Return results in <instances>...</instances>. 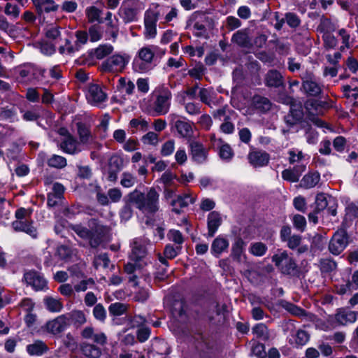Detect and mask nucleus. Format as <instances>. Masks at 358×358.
<instances>
[{
	"label": "nucleus",
	"instance_id": "a878e982",
	"mask_svg": "<svg viewBox=\"0 0 358 358\" xmlns=\"http://www.w3.org/2000/svg\"><path fill=\"white\" fill-rule=\"evenodd\" d=\"M147 255V248L145 245L138 243V241L134 242L131 252L129 255V259L134 262H139Z\"/></svg>",
	"mask_w": 358,
	"mask_h": 358
},
{
	"label": "nucleus",
	"instance_id": "b1692460",
	"mask_svg": "<svg viewBox=\"0 0 358 358\" xmlns=\"http://www.w3.org/2000/svg\"><path fill=\"white\" fill-rule=\"evenodd\" d=\"M251 105L256 110L262 113H266L270 110L271 103L270 100L259 94H255L251 99Z\"/></svg>",
	"mask_w": 358,
	"mask_h": 358
},
{
	"label": "nucleus",
	"instance_id": "bb28decb",
	"mask_svg": "<svg viewBox=\"0 0 358 358\" xmlns=\"http://www.w3.org/2000/svg\"><path fill=\"white\" fill-rule=\"evenodd\" d=\"M320 180V173L318 171L309 172L301 180L300 186L305 189H310L316 186Z\"/></svg>",
	"mask_w": 358,
	"mask_h": 358
},
{
	"label": "nucleus",
	"instance_id": "7ed1b4c3",
	"mask_svg": "<svg viewBox=\"0 0 358 358\" xmlns=\"http://www.w3.org/2000/svg\"><path fill=\"white\" fill-rule=\"evenodd\" d=\"M113 46L110 44H101L96 48L88 50L86 53L76 59V63L80 66H95L96 59L100 60L108 56L113 52Z\"/></svg>",
	"mask_w": 358,
	"mask_h": 358
},
{
	"label": "nucleus",
	"instance_id": "dca6fc26",
	"mask_svg": "<svg viewBox=\"0 0 358 358\" xmlns=\"http://www.w3.org/2000/svg\"><path fill=\"white\" fill-rule=\"evenodd\" d=\"M303 115L302 106L296 103V106L289 108V113L285 116L284 120L288 127H292L302 122Z\"/></svg>",
	"mask_w": 358,
	"mask_h": 358
},
{
	"label": "nucleus",
	"instance_id": "c85d7f7f",
	"mask_svg": "<svg viewBox=\"0 0 358 358\" xmlns=\"http://www.w3.org/2000/svg\"><path fill=\"white\" fill-rule=\"evenodd\" d=\"M124 23H130L137 20L138 10L131 6H122L118 12Z\"/></svg>",
	"mask_w": 358,
	"mask_h": 358
},
{
	"label": "nucleus",
	"instance_id": "c756f323",
	"mask_svg": "<svg viewBox=\"0 0 358 358\" xmlns=\"http://www.w3.org/2000/svg\"><path fill=\"white\" fill-rule=\"evenodd\" d=\"M88 92L92 100L97 103H103L107 99V94L97 84H90Z\"/></svg>",
	"mask_w": 358,
	"mask_h": 358
},
{
	"label": "nucleus",
	"instance_id": "393cba45",
	"mask_svg": "<svg viewBox=\"0 0 358 358\" xmlns=\"http://www.w3.org/2000/svg\"><path fill=\"white\" fill-rule=\"evenodd\" d=\"M245 245V243L241 236H237L235 238L234 242L231 245L230 255L233 260L237 262H241V255L244 251Z\"/></svg>",
	"mask_w": 358,
	"mask_h": 358
},
{
	"label": "nucleus",
	"instance_id": "39448f33",
	"mask_svg": "<svg viewBox=\"0 0 358 358\" xmlns=\"http://www.w3.org/2000/svg\"><path fill=\"white\" fill-rule=\"evenodd\" d=\"M350 242V236H345L339 232H334L329 241L328 250L331 255L338 256L345 250Z\"/></svg>",
	"mask_w": 358,
	"mask_h": 358
},
{
	"label": "nucleus",
	"instance_id": "a19ab883",
	"mask_svg": "<svg viewBox=\"0 0 358 358\" xmlns=\"http://www.w3.org/2000/svg\"><path fill=\"white\" fill-rule=\"evenodd\" d=\"M182 250V245H173L168 243L165 245L163 255L169 259H173L181 254Z\"/></svg>",
	"mask_w": 358,
	"mask_h": 358
},
{
	"label": "nucleus",
	"instance_id": "20e7f679",
	"mask_svg": "<svg viewBox=\"0 0 358 358\" xmlns=\"http://www.w3.org/2000/svg\"><path fill=\"white\" fill-rule=\"evenodd\" d=\"M302 84L300 87L307 96L320 97L323 91L322 85L317 81L315 76L312 72H307L301 78Z\"/></svg>",
	"mask_w": 358,
	"mask_h": 358
},
{
	"label": "nucleus",
	"instance_id": "72a5a7b5",
	"mask_svg": "<svg viewBox=\"0 0 358 358\" xmlns=\"http://www.w3.org/2000/svg\"><path fill=\"white\" fill-rule=\"evenodd\" d=\"M341 280L343 282L342 284H335L334 285V292L338 295L343 296L349 292L351 294L354 290L352 289V283L348 277V278H341Z\"/></svg>",
	"mask_w": 358,
	"mask_h": 358
},
{
	"label": "nucleus",
	"instance_id": "680f3d73",
	"mask_svg": "<svg viewBox=\"0 0 358 358\" xmlns=\"http://www.w3.org/2000/svg\"><path fill=\"white\" fill-rule=\"evenodd\" d=\"M151 334V329L148 326H142L137 329L136 338L140 343L145 342Z\"/></svg>",
	"mask_w": 358,
	"mask_h": 358
},
{
	"label": "nucleus",
	"instance_id": "0e129e2a",
	"mask_svg": "<svg viewBox=\"0 0 358 358\" xmlns=\"http://www.w3.org/2000/svg\"><path fill=\"white\" fill-rule=\"evenodd\" d=\"M332 145L336 152H343L347 145V140L343 136H338L333 140Z\"/></svg>",
	"mask_w": 358,
	"mask_h": 358
},
{
	"label": "nucleus",
	"instance_id": "2eb2a0df",
	"mask_svg": "<svg viewBox=\"0 0 358 358\" xmlns=\"http://www.w3.org/2000/svg\"><path fill=\"white\" fill-rule=\"evenodd\" d=\"M264 84L268 87H285L284 78L277 69H269L264 77Z\"/></svg>",
	"mask_w": 358,
	"mask_h": 358
},
{
	"label": "nucleus",
	"instance_id": "f03ea898",
	"mask_svg": "<svg viewBox=\"0 0 358 358\" xmlns=\"http://www.w3.org/2000/svg\"><path fill=\"white\" fill-rule=\"evenodd\" d=\"M129 202L134 203L141 212L154 215L159 209V194L155 188L151 187L147 194L135 189L127 194Z\"/></svg>",
	"mask_w": 358,
	"mask_h": 358
},
{
	"label": "nucleus",
	"instance_id": "6e6d98bb",
	"mask_svg": "<svg viewBox=\"0 0 358 358\" xmlns=\"http://www.w3.org/2000/svg\"><path fill=\"white\" fill-rule=\"evenodd\" d=\"M176 179L178 182H181L180 178L175 173H173L171 171H166L160 178L161 182L165 185V187H171L173 185V180Z\"/></svg>",
	"mask_w": 358,
	"mask_h": 358
},
{
	"label": "nucleus",
	"instance_id": "864d4df0",
	"mask_svg": "<svg viewBox=\"0 0 358 358\" xmlns=\"http://www.w3.org/2000/svg\"><path fill=\"white\" fill-rule=\"evenodd\" d=\"M218 155L222 159L227 162L230 161L234 155L231 146L228 143H224L220 147Z\"/></svg>",
	"mask_w": 358,
	"mask_h": 358
},
{
	"label": "nucleus",
	"instance_id": "473e14b6",
	"mask_svg": "<svg viewBox=\"0 0 358 358\" xmlns=\"http://www.w3.org/2000/svg\"><path fill=\"white\" fill-rule=\"evenodd\" d=\"M252 333L257 338L266 342L269 340L270 335L268 327L264 323H257L252 328Z\"/></svg>",
	"mask_w": 358,
	"mask_h": 358
},
{
	"label": "nucleus",
	"instance_id": "ddd939ff",
	"mask_svg": "<svg viewBox=\"0 0 358 358\" xmlns=\"http://www.w3.org/2000/svg\"><path fill=\"white\" fill-rule=\"evenodd\" d=\"M123 159L116 154H113L109 158L107 177L108 181L115 182L117 180V174L123 168Z\"/></svg>",
	"mask_w": 358,
	"mask_h": 358
},
{
	"label": "nucleus",
	"instance_id": "052dcab7",
	"mask_svg": "<svg viewBox=\"0 0 358 358\" xmlns=\"http://www.w3.org/2000/svg\"><path fill=\"white\" fill-rule=\"evenodd\" d=\"M324 238L320 234H315L312 238L310 247L313 250L322 251L325 245Z\"/></svg>",
	"mask_w": 358,
	"mask_h": 358
},
{
	"label": "nucleus",
	"instance_id": "2f4dec72",
	"mask_svg": "<svg viewBox=\"0 0 358 358\" xmlns=\"http://www.w3.org/2000/svg\"><path fill=\"white\" fill-rule=\"evenodd\" d=\"M76 124L80 141L83 144L87 143L92 137L90 126L83 122H78Z\"/></svg>",
	"mask_w": 358,
	"mask_h": 358
},
{
	"label": "nucleus",
	"instance_id": "6e6552de",
	"mask_svg": "<svg viewBox=\"0 0 358 358\" xmlns=\"http://www.w3.org/2000/svg\"><path fill=\"white\" fill-rule=\"evenodd\" d=\"M35 7V11L39 18L40 22H44L45 17L44 13L55 12L59 8V5L54 0H31Z\"/></svg>",
	"mask_w": 358,
	"mask_h": 358
},
{
	"label": "nucleus",
	"instance_id": "338daca9",
	"mask_svg": "<svg viewBox=\"0 0 358 358\" xmlns=\"http://www.w3.org/2000/svg\"><path fill=\"white\" fill-rule=\"evenodd\" d=\"M94 317L99 320L103 321L106 317V311L101 303L96 304L93 309Z\"/></svg>",
	"mask_w": 358,
	"mask_h": 358
},
{
	"label": "nucleus",
	"instance_id": "8fccbe9b",
	"mask_svg": "<svg viewBox=\"0 0 358 358\" xmlns=\"http://www.w3.org/2000/svg\"><path fill=\"white\" fill-rule=\"evenodd\" d=\"M310 339L309 334L303 329H299L294 336L295 347H301L305 345Z\"/></svg>",
	"mask_w": 358,
	"mask_h": 358
},
{
	"label": "nucleus",
	"instance_id": "4d7b16f0",
	"mask_svg": "<svg viewBox=\"0 0 358 358\" xmlns=\"http://www.w3.org/2000/svg\"><path fill=\"white\" fill-rule=\"evenodd\" d=\"M90 41L92 43L97 42L102 38V33L98 24L90 26L87 31Z\"/></svg>",
	"mask_w": 358,
	"mask_h": 358
},
{
	"label": "nucleus",
	"instance_id": "9b49d317",
	"mask_svg": "<svg viewBox=\"0 0 358 358\" xmlns=\"http://www.w3.org/2000/svg\"><path fill=\"white\" fill-rule=\"evenodd\" d=\"M129 63V58L124 57L120 55H113L103 61L101 66L103 72H113V66H120L124 69Z\"/></svg>",
	"mask_w": 358,
	"mask_h": 358
},
{
	"label": "nucleus",
	"instance_id": "4c0bfd02",
	"mask_svg": "<svg viewBox=\"0 0 358 358\" xmlns=\"http://www.w3.org/2000/svg\"><path fill=\"white\" fill-rule=\"evenodd\" d=\"M46 308L51 313H59L63 308L62 303L52 296H47L44 299Z\"/></svg>",
	"mask_w": 358,
	"mask_h": 358
},
{
	"label": "nucleus",
	"instance_id": "3c124183",
	"mask_svg": "<svg viewBox=\"0 0 358 358\" xmlns=\"http://www.w3.org/2000/svg\"><path fill=\"white\" fill-rule=\"evenodd\" d=\"M315 203V212L320 213L328 206L329 199H327L324 193L320 192L316 195Z\"/></svg>",
	"mask_w": 358,
	"mask_h": 358
},
{
	"label": "nucleus",
	"instance_id": "e433bc0d",
	"mask_svg": "<svg viewBox=\"0 0 358 358\" xmlns=\"http://www.w3.org/2000/svg\"><path fill=\"white\" fill-rule=\"evenodd\" d=\"M101 10L94 6L87 7L86 8V15L88 19V22L93 23L98 22L99 24L103 23V20L100 17Z\"/></svg>",
	"mask_w": 358,
	"mask_h": 358
},
{
	"label": "nucleus",
	"instance_id": "9d476101",
	"mask_svg": "<svg viewBox=\"0 0 358 358\" xmlns=\"http://www.w3.org/2000/svg\"><path fill=\"white\" fill-rule=\"evenodd\" d=\"M189 155L194 162L201 164L207 160L208 151L201 143L192 141L189 143Z\"/></svg>",
	"mask_w": 358,
	"mask_h": 358
},
{
	"label": "nucleus",
	"instance_id": "cd10ccee",
	"mask_svg": "<svg viewBox=\"0 0 358 358\" xmlns=\"http://www.w3.org/2000/svg\"><path fill=\"white\" fill-rule=\"evenodd\" d=\"M304 107L308 113L311 110L317 113L322 109H329L331 106L326 101L310 99L304 103Z\"/></svg>",
	"mask_w": 358,
	"mask_h": 358
},
{
	"label": "nucleus",
	"instance_id": "4468645a",
	"mask_svg": "<svg viewBox=\"0 0 358 358\" xmlns=\"http://www.w3.org/2000/svg\"><path fill=\"white\" fill-rule=\"evenodd\" d=\"M158 21V13H145L144 17V36L145 38H154L157 35V22Z\"/></svg>",
	"mask_w": 358,
	"mask_h": 358
},
{
	"label": "nucleus",
	"instance_id": "f3484780",
	"mask_svg": "<svg viewBox=\"0 0 358 358\" xmlns=\"http://www.w3.org/2000/svg\"><path fill=\"white\" fill-rule=\"evenodd\" d=\"M222 219L218 211L213 210L209 213L207 216V237H213L222 225Z\"/></svg>",
	"mask_w": 358,
	"mask_h": 358
},
{
	"label": "nucleus",
	"instance_id": "49530a36",
	"mask_svg": "<svg viewBox=\"0 0 358 358\" xmlns=\"http://www.w3.org/2000/svg\"><path fill=\"white\" fill-rule=\"evenodd\" d=\"M17 115L15 106L0 108V119L13 122Z\"/></svg>",
	"mask_w": 358,
	"mask_h": 358
},
{
	"label": "nucleus",
	"instance_id": "5fc2aeb1",
	"mask_svg": "<svg viewBox=\"0 0 358 358\" xmlns=\"http://www.w3.org/2000/svg\"><path fill=\"white\" fill-rule=\"evenodd\" d=\"M206 68L203 64L199 62L194 68L188 71V75L196 80H201L205 73Z\"/></svg>",
	"mask_w": 358,
	"mask_h": 358
},
{
	"label": "nucleus",
	"instance_id": "c9c22d12",
	"mask_svg": "<svg viewBox=\"0 0 358 358\" xmlns=\"http://www.w3.org/2000/svg\"><path fill=\"white\" fill-rule=\"evenodd\" d=\"M83 353L90 358H99L101 355V349L94 344L84 343L81 346Z\"/></svg>",
	"mask_w": 358,
	"mask_h": 358
},
{
	"label": "nucleus",
	"instance_id": "c03bdc74",
	"mask_svg": "<svg viewBox=\"0 0 358 358\" xmlns=\"http://www.w3.org/2000/svg\"><path fill=\"white\" fill-rule=\"evenodd\" d=\"M48 166L57 169L64 168L67 165L66 159L64 157L52 155L47 161Z\"/></svg>",
	"mask_w": 358,
	"mask_h": 358
},
{
	"label": "nucleus",
	"instance_id": "7c9ffc66",
	"mask_svg": "<svg viewBox=\"0 0 358 358\" xmlns=\"http://www.w3.org/2000/svg\"><path fill=\"white\" fill-rule=\"evenodd\" d=\"M175 127L182 138H191L193 136L192 124L189 122L178 120L175 122Z\"/></svg>",
	"mask_w": 358,
	"mask_h": 358
},
{
	"label": "nucleus",
	"instance_id": "6ab92c4d",
	"mask_svg": "<svg viewBox=\"0 0 358 358\" xmlns=\"http://www.w3.org/2000/svg\"><path fill=\"white\" fill-rule=\"evenodd\" d=\"M12 227L15 231L24 232L32 238L37 237V230L31 220H15L12 222Z\"/></svg>",
	"mask_w": 358,
	"mask_h": 358
},
{
	"label": "nucleus",
	"instance_id": "37998d69",
	"mask_svg": "<svg viewBox=\"0 0 358 358\" xmlns=\"http://www.w3.org/2000/svg\"><path fill=\"white\" fill-rule=\"evenodd\" d=\"M66 315L71 324H73L74 325L80 326L86 322L85 315L82 310H74Z\"/></svg>",
	"mask_w": 358,
	"mask_h": 358
},
{
	"label": "nucleus",
	"instance_id": "1a4fd4ad",
	"mask_svg": "<svg viewBox=\"0 0 358 358\" xmlns=\"http://www.w3.org/2000/svg\"><path fill=\"white\" fill-rule=\"evenodd\" d=\"M70 325L71 322L67 315L64 314L47 322L45 327L48 332L53 335H57L64 331Z\"/></svg>",
	"mask_w": 358,
	"mask_h": 358
},
{
	"label": "nucleus",
	"instance_id": "f704fd0d",
	"mask_svg": "<svg viewBox=\"0 0 358 358\" xmlns=\"http://www.w3.org/2000/svg\"><path fill=\"white\" fill-rule=\"evenodd\" d=\"M77 140L73 135L64 138L60 144V148L65 153L73 155L76 152Z\"/></svg>",
	"mask_w": 358,
	"mask_h": 358
},
{
	"label": "nucleus",
	"instance_id": "774afa93",
	"mask_svg": "<svg viewBox=\"0 0 358 358\" xmlns=\"http://www.w3.org/2000/svg\"><path fill=\"white\" fill-rule=\"evenodd\" d=\"M252 352L258 358H267V354L265 351V345L262 343H257L252 347Z\"/></svg>",
	"mask_w": 358,
	"mask_h": 358
},
{
	"label": "nucleus",
	"instance_id": "603ef678",
	"mask_svg": "<svg viewBox=\"0 0 358 358\" xmlns=\"http://www.w3.org/2000/svg\"><path fill=\"white\" fill-rule=\"evenodd\" d=\"M285 18L287 25L292 29L299 27L301 23V20L299 15L293 12H287L285 14Z\"/></svg>",
	"mask_w": 358,
	"mask_h": 358
},
{
	"label": "nucleus",
	"instance_id": "13d9d810",
	"mask_svg": "<svg viewBox=\"0 0 358 358\" xmlns=\"http://www.w3.org/2000/svg\"><path fill=\"white\" fill-rule=\"evenodd\" d=\"M168 239L173 241L176 245H182L185 239L182 234L177 229H170L167 234Z\"/></svg>",
	"mask_w": 358,
	"mask_h": 358
},
{
	"label": "nucleus",
	"instance_id": "de8ad7c7",
	"mask_svg": "<svg viewBox=\"0 0 358 358\" xmlns=\"http://www.w3.org/2000/svg\"><path fill=\"white\" fill-rule=\"evenodd\" d=\"M293 226L299 232H304L306 229L307 222L306 217L300 214H295L292 217Z\"/></svg>",
	"mask_w": 358,
	"mask_h": 358
},
{
	"label": "nucleus",
	"instance_id": "ea45409f",
	"mask_svg": "<svg viewBox=\"0 0 358 358\" xmlns=\"http://www.w3.org/2000/svg\"><path fill=\"white\" fill-rule=\"evenodd\" d=\"M125 204L120 210V217L121 221L127 222L129 221L133 216V208L131 207V204L133 203L129 202V198L127 196L124 198Z\"/></svg>",
	"mask_w": 358,
	"mask_h": 358
},
{
	"label": "nucleus",
	"instance_id": "09e8293b",
	"mask_svg": "<svg viewBox=\"0 0 358 358\" xmlns=\"http://www.w3.org/2000/svg\"><path fill=\"white\" fill-rule=\"evenodd\" d=\"M127 310V305L120 302L113 303L108 307L109 314L113 316L122 315Z\"/></svg>",
	"mask_w": 358,
	"mask_h": 358
},
{
	"label": "nucleus",
	"instance_id": "412c9836",
	"mask_svg": "<svg viewBox=\"0 0 358 358\" xmlns=\"http://www.w3.org/2000/svg\"><path fill=\"white\" fill-rule=\"evenodd\" d=\"M231 42L241 48H250L252 46L248 29H241L235 32L231 36Z\"/></svg>",
	"mask_w": 358,
	"mask_h": 358
},
{
	"label": "nucleus",
	"instance_id": "a211bd4d",
	"mask_svg": "<svg viewBox=\"0 0 358 358\" xmlns=\"http://www.w3.org/2000/svg\"><path fill=\"white\" fill-rule=\"evenodd\" d=\"M229 246L228 239L222 235H219L211 243L210 252L213 257L219 258L222 253L227 251Z\"/></svg>",
	"mask_w": 358,
	"mask_h": 358
},
{
	"label": "nucleus",
	"instance_id": "4be33fe9",
	"mask_svg": "<svg viewBox=\"0 0 358 358\" xmlns=\"http://www.w3.org/2000/svg\"><path fill=\"white\" fill-rule=\"evenodd\" d=\"M275 305L284 308L288 313L294 316L303 317L307 315V312L305 309L285 299L278 300Z\"/></svg>",
	"mask_w": 358,
	"mask_h": 358
},
{
	"label": "nucleus",
	"instance_id": "aec40b11",
	"mask_svg": "<svg viewBox=\"0 0 358 358\" xmlns=\"http://www.w3.org/2000/svg\"><path fill=\"white\" fill-rule=\"evenodd\" d=\"M280 272L285 275H289L296 278H300L302 272L301 269L297 265L295 259L290 257L285 262V264H281L280 267L278 268Z\"/></svg>",
	"mask_w": 358,
	"mask_h": 358
},
{
	"label": "nucleus",
	"instance_id": "0eeeda50",
	"mask_svg": "<svg viewBox=\"0 0 358 358\" xmlns=\"http://www.w3.org/2000/svg\"><path fill=\"white\" fill-rule=\"evenodd\" d=\"M23 279L27 285L31 286L36 291H42L48 289V281L43 275L36 270H30L24 273Z\"/></svg>",
	"mask_w": 358,
	"mask_h": 358
},
{
	"label": "nucleus",
	"instance_id": "79ce46f5",
	"mask_svg": "<svg viewBox=\"0 0 358 358\" xmlns=\"http://www.w3.org/2000/svg\"><path fill=\"white\" fill-rule=\"evenodd\" d=\"M41 117V107L35 106L31 110L24 111L22 119L26 122L38 121Z\"/></svg>",
	"mask_w": 358,
	"mask_h": 358
},
{
	"label": "nucleus",
	"instance_id": "423d86ee",
	"mask_svg": "<svg viewBox=\"0 0 358 358\" xmlns=\"http://www.w3.org/2000/svg\"><path fill=\"white\" fill-rule=\"evenodd\" d=\"M172 94L169 89L164 85L159 90V94L157 96L154 102V109L158 115H165L169 112Z\"/></svg>",
	"mask_w": 358,
	"mask_h": 358
},
{
	"label": "nucleus",
	"instance_id": "bf43d9fd",
	"mask_svg": "<svg viewBox=\"0 0 358 358\" xmlns=\"http://www.w3.org/2000/svg\"><path fill=\"white\" fill-rule=\"evenodd\" d=\"M154 56V52L148 47H143L138 51L139 60H142L145 63H151Z\"/></svg>",
	"mask_w": 358,
	"mask_h": 358
},
{
	"label": "nucleus",
	"instance_id": "58836bf2",
	"mask_svg": "<svg viewBox=\"0 0 358 358\" xmlns=\"http://www.w3.org/2000/svg\"><path fill=\"white\" fill-rule=\"evenodd\" d=\"M34 71V64L31 63H24L15 68V73L18 74L22 80L29 76H32V72Z\"/></svg>",
	"mask_w": 358,
	"mask_h": 358
},
{
	"label": "nucleus",
	"instance_id": "a18cd8bd",
	"mask_svg": "<svg viewBox=\"0 0 358 358\" xmlns=\"http://www.w3.org/2000/svg\"><path fill=\"white\" fill-rule=\"evenodd\" d=\"M267 250V245L262 242L252 243L250 247V252L255 257L264 256Z\"/></svg>",
	"mask_w": 358,
	"mask_h": 358
},
{
	"label": "nucleus",
	"instance_id": "f257e3e1",
	"mask_svg": "<svg viewBox=\"0 0 358 358\" xmlns=\"http://www.w3.org/2000/svg\"><path fill=\"white\" fill-rule=\"evenodd\" d=\"M87 226L88 227L82 224H70L69 227L81 239L87 241L89 245L94 249L110 241L111 236L110 227L101 224V221L96 218L90 219Z\"/></svg>",
	"mask_w": 358,
	"mask_h": 358
},
{
	"label": "nucleus",
	"instance_id": "69168bd1",
	"mask_svg": "<svg viewBox=\"0 0 358 358\" xmlns=\"http://www.w3.org/2000/svg\"><path fill=\"white\" fill-rule=\"evenodd\" d=\"M242 24L241 21L232 15H229L226 18V27L229 31H233L236 29L239 28Z\"/></svg>",
	"mask_w": 358,
	"mask_h": 358
},
{
	"label": "nucleus",
	"instance_id": "5701e85b",
	"mask_svg": "<svg viewBox=\"0 0 358 358\" xmlns=\"http://www.w3.org/2000/svg\"><path fill=\"white\" fill-rule=\"evenodd\" d=\"M27 353L31 356H42L49 351L47 344L41 340H36L26 347Z\"/></svg>",
	"mask_w": 358,
	"mask_h": 358
},
{
	"label": "nucleus",
	"instance_id": "e2e57ef3",
	"mask_svg": "<svg viewBox=\"0 0 358 358\" xmlns=\"http://www.w3.org/2000/svg\"><path fill=\"white\" fill-rule=\"evenodd\" d=\"M322 40L326 49H333L338 43L336 38L329 32L323 34Z\"/></svg>",
	"mask_w": 358,
	"mask_h": 358
},
{
	"label": "nucleus",
	"instance_id": "f8f14e48",
	"mask_svg": "<svg viewBox=\"0 0 358 358\" xmlns=\"http://www.w3.org/2000/svg\"><path fill=\"white\" fill-rule=\"evenodd\" d=\"M270 159V155L264 150H252L248 155V162L254 168L267 166Z\"/></svg>",
	"mask_w": 358,
	"mask_h": 358
}]
</instances>
